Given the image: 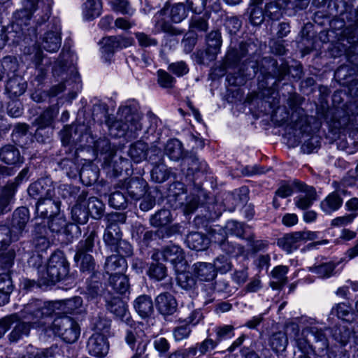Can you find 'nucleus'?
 Returning <instances> with one entry per match:
<instances>
[{
	"mask_svg": "<svg viewBox=\"0 0 358 358\" xmlns=\"http://www.w3.org/2000/svg\"><path fill=\"white\" fill-rule=\"evenodd\" d=\"M354 328L352 324H349V326H343L339 328V335H337V332L335 333L336 339L340 342L342 345H345L350 341L352 336L356 334L355 331H352L351 329Z\"/></svg>",
	"mask_w": 358,
	"mask_h": 358,
	"instance_id": "bf43d9fd",
	"label": "nucleus"
},
{
	"mask_svg": "<svg viewBox=\"0 0 358 358\" xmlns=\"http://www.w3.org/2000/svg\"><path fill=\"white\" fill-rule=\"evenodd\" d=\"M93 325L94 332H99L106 336L110 327V320L105 317H99L94 319Z\"/></svg>",
	"mask_w": 358,
	"mask_h": 358,
	"instance_id": "052dcab7",
	"label": "nucleus"
},
{
	"mask_svg": "<svg viewBox=\"0 0 358 358\" xmlns=\"http://www.w3.org/2000/svg\"><path fill=\"white\" fill-rule=\"evenodd\" d=\"M87 210L88 215H90L94 219H99L104 210V204L96 197H90L87 201Z\"/></svg>",
	"mask_w": 358,
	"mask_h": 358,
	"instance_id": "ea45409f",
	"label": "nucleus"
},
{
	"mask_svg": "<svg viewBox=\"0 0 358 358\" xmlns=\"http://www.w3.org/2000/svg\"><path fill=\"white\" fill-rule=\"evenodd\" d=\"M108 309L130 328L132 329L135 326V322L131 319L127 306L120 299H113L108 304Z\"/></svg>",
	"mask_w": 358,
	"mask_h": 358,
	"instance_id": "f3484780",
	"label": "nucleus"
},
{
	"mask_svg": "<svg viewBox=\"0 0 358 358\" xmlns=\"http://www.w3.org/2000/svg\"><path fill=\"white\" fill-rule=\"evenodd\" d=\"M217 344L215 341L207 338L202 342L196 343L195 346L189 348L188 353L192 356H196L198 353H199V356L203 355L208 352L215 349Z\"/></svg>",
	"mask_w": 358,
	"mask_h": 358,
	"instance_id": "c9c22d12",
	"label": "nucleus"
},
{
	"mask_svg": "<svg viewBox=\"0 0 358 358\" xmlns=\"http://www.w3.org/2000/svg\"><path fill=\"white\" fill-rule=\"evenodd\" d=\"M293 193V188L289 184H283L279 187L275 192V196L273 199V206L275 208L279 206V203H278V197L280 198H287L291 196Z\"/></svg>",
	"mask_w": 358,
	"mask_h": 358,
	"instance_id": "e2e57ef3",
	"label": "nucleus"
},
{
	"mask_svg": "<svg viewBox=\"0 0 358 358\" xmlns=\"http://www.w3.org/2000/svg\"><path fill=\"white\" fill-rule=\"evenodd\" d=\"M25 306L20 312V316L19 317L21 319H23L24 320H27V322H22L17 323L14 329L12 330V331L8 335V338L10 342L16 343L19 341L21 339H23L24 337H27L29 334L30 327L33 328H42L46 332L48 331V329L45 328L46 321L44 320V324L43 326H38L36 327V325H34L33 323L32 320H27L24 319L23 317V310H24Z\"/></svg>",
	"mask_w": 358,
	"mask_h": 358,
	"instance_id": "f8f14e48",
	"label": "nucleus"
},
{
	"mask_svg": "<svg viewBox=\"0 0 358 358\" xmlns=\"http://www.w3.org/2000/svg\"><path fill=\"white\" fill-rule=\"evenodd\" d=\"M101 52L103 54L110 56L116 50L126 47L122 45V41L116 36H109L103 38L101 41Z\"/></svg>",
	"mask_w": 358,
	"mask_h": 358,
	"instance_id": "473e14b6",
	"label": "nucleus"
},
{
	"mask_svg": "<svg viewBox=\"0 0 358 358\" xmlns=\"http://www.w3.org/2000/svg\"><path fill=\"white\" fill-rule=\"evenodd\" d=\"M16 192V185L14 182L7 184L0 193V213L10 210L8 208L11 199Z\"/></svg>",
	"mask_w": 358,
	"mask_h": 358,
	"instance_id": "7c9ffc66",
	"label": "nucleus"
},
{
	"mask_svg": "<svg viewBox=\"0 0 358 358\" xmlns=\"http://www.w3.org/2000/svg\"><path fill=\"white\" fill-rule=\"evenodd\" d=\"M149 152L158 155L160 153V150L152 147L149 148L146 143L138 141L131 145L128 153L134 162L140 163L147 159Z\"/></svg>",
	"mask_w": 358,
	"mask_h": 358,
	"instance_id": "dca6fc26",
	"label": "nucleus"
},
{
	"mask_svg": "<svg viewBox=\"0 0 358 358\" xmlns=\"http://www.w3.org/2000/svg\"><path fill=\"white\" fill-rule=\"evenodd\" d=\"M27 85L20 76H15L8 79L6 85L7 93L13 97L22 95L26 90Z\"/></svg>",
	"mask_w": 358,
	"mask_h": 358,
	"instance_id": "c85d7f7f",
	"label": "nucleus"
},
{
	"mask_svg": "<svg viewBox=\"0 0 358 358\" xmlns=\"http://www.w3.org/2000/svg\"><path fill=\"white\" fill-rule=\"evenodd\" d=\"M88 353L96 357H105L109 350V345L106 336L94 332L88 339L87 343Z\"/></svg>",
	"mask_w": 358,
	"mask_h": 358,
	"instance_id": "9b49d317",
	"label": "nucleus"
},
{
	"mask_svg": "<svg viewBox=\"0 0 358 358\" xmlns=\"http://www.w3.org/2000/svg\"><path fill=\"white\" fill-rule=\"evenodd\" d=\"M69 272L68 262L62 252L53 253L46 268L41 271L40 279L44 285H54L66 276Z\"/></svg>",
	"mask_w": 358,
	"mask_h": 358,
	"instance_id": "20e7f679",
	"label": "nucleus"
},
{
	"mask_svg": "<svg viewBox=\"0 0 358 358\" xmlns=\"http://www.w3.org/2000/svg\"><path fill=\"white\" fill-rule=\"evenodd\" d=\"M61 212V201L55 197V193L52 196L40 199L36 204L35 218L42 219L52 217Z\"/></svg>",
	"mask_w": 358,
	"mask_h": 358,
	"instance_id": "6e6552de",
	"label": "nucleus"
},
{
	"mask_svg": "<svg viewBox=\"0 0 358 358\" xmlns=\"http://www.w3.org/2000/svg\"><path fill=\"white\" fill-rule=\"evenodd\" d=\"M38 0H24L22 8L15 13L16 18L24 17L29 19L34 11L36 10Z\"/></svg>",
	"mask_w": 358,
	"mask_h": 358,
	"instance_id": "c03bdc74",
	"label": "nucleus"
},
{
	"mask_svg": "<svg viewBox=\"0 0 358 358\" xmlns=\"http://www.w3.org/2000/svg\"><path fill=\"white\" fill-rule=\"evenodd\" d=\"M48 219V227L52 232H60L66 226V218L61 212L59 215L52 216V217H49Z\"/></svg>",
	"mask_w": 358,
	"mask_h": 358,
	"instance_id": "3c124183",
	"label": "nucleus"
},
{
	"mask_svg": "<svg viewBox=\"0 0 358 358\" xmlns=\"http://www.w3.org/2000/svg\"><path fill=\"white\" fill-rule=\"evenodd\" d=\"M112 9L122 15L131 16L135 13V9L131 7L127 0H113L110 2Z\"/></svg>",
	"mask_w": 358,
	"mask_h": 358,
	"instance_id": "de8ad7c7",
	"label": "nucleus"
},
{
	"mask_svg": "<svg viewBox=\"0 0 358 358\" xmlns=\"http://www.w3.org/2000/svg\"><path fill=\"white\" fill-rule=\"evenodd\" d=\"M216 272L222 274L229 271L232 268L231 262L227 256L222 255L217 257L212 264Z\"/></svg>",
	"mask_w": 358,
	"mask_h": 358,
	"instance_id": "603ef678",
	"label": "nucleus"
},
{
	"mask_svg": "<svg viewBox=\"0 0 358 358\" xmlns=\"http://www.w3.org/2000/svg\"><path fill=\"white\" fill-rule=\"evenodd\" d=\"M41 45L44 50L54 52L61 46L60 27H56L54 30L45 33L42 38Z\"/></svg>",
	"mask_w": 358,
	"mask_h": 358,
	"instance_id": "4be33fe9",
	"label": "nucleus"
},
{
	"mask_svg": "<svg viewBox=\"0 0 358 358\" xmlns=\"http://www.w3.org/2000/svg\"><path fill=\"white\" fill-rule=\"evenodd\" d=\"M294 185L302 192L294 199L296 206L302 210L309 208L316 200L315 189L311 186L298 182H295Z\"/></svg>",
	"mask_w": 358,
	"mask_h": 358,
	"instance_id": "4468645a",
	"label": "nucleus"
},
{
	"mask_svg": "<svg viewBox=\"0 0 358 358\" xmlns=\"http://www.w3.org/2000/svg\"><path fill=\"white\" fill-rule=\"evenodd\" d=\"M185 243L192 250H204L208 247L209 239L201 233L192 232L187 236Z\"/></svg>",
	"mask_w": 358,
	"mask_h": 358,
	"instance_id": "bb28decb",
	"label": "nucleus"
},
{
	"mask_svg": "<svg viewBox=\"0 0 358 358\" xmlns=\"http://www.w3.org/2000/svg\"><path fill=\"white\" fill-rule=\"evenodd\" d=\"M315 232L310 231H295L284 235L278 241V245L287 253H291L308 241L317 238Z\"/></svg>",
	"mask_w": 358,
	"mask_h": 358,
	"instance_id": "423d86ee",
	"label": "nucleus"
},
{
	"mask_svg": "<svg viewBox=\"0 0 358 358\" xmlns=\"http://www.w3.org/2000/svg\"><path fill=\"white\" fill-rule=\"evenodd\" d=\"M288 267L286 266H275L271 271L273 280L271 286L274 289H280L287 282V273Z\"/></svg>",
	"mask_w": 358,
	"mask_h": 358,
	"instance_id": "2f4dec72",
	"label": "nucleus"
},
{
	"mask_svg": "<svg viewBox=\"0 0 358 358\" xmlns=\"http://www.w3.org/2000/svg\"><path fill=\"white\" fill-rule=\"evenodd\" d=\"M150 278L162 280L166 275V268L162 264H152L148 270Z\"/></svg>",
	"mask_w": 358,
	"mask_h": 358,
	"instance_id": "13d9d810",
	"label": "nucleus"
},
{
	"mask_svg": "<svg viewBox=\"0 0 358 358\" xmlns=\"http://www.w3.org/2000/svg\"><path fill=\"white\" fill-rule=\"evenodd\" d=\"M176 272L178 284L182 289H189L194 285V278L190 276L189 273L186 272V270L176 271Z\"/></svg>",
	"mask_w": 358,
	"mask_h": 358,
	"instance_id": "864d4df0",
	"label": "nucleus"
},
{
	"mask_svg": "<svg viewBox=\"0 0 358 358\" xmlns=\"http://www.w3.org/2000/svg\"><path fill=\"white\" fill-rule=\"evenodd\" d=\"M281 0H275V2H269L266 4L265 15L272 20H278L282 15L281 10L285 8Z\"/></svg>",
	"mask_w": 358,
	"mask_h": 358,
	"instance_id": "09e8293b",
	"label": "nucleus"
},
{
	"mask_svg": "<svg viewBox=\"0 0 358 358\" xmlns=\"http://www.w3.org/2000/svg\"><path fill=\"white\" fill-rule=\"evenodd\" d=\"M83 305L80 296L65 300L62 302H47L41 300H33L25 306L23 310L24 319L32 320L36 327L43 326L44 320L51 315L56 308H61L66 313L75 314L79 312Z\"/></svg>",
	"mask_w": 358,
	"mask_h": 358,
	"instance_id": "f257e3e1",
	"label": "nucleus"
},
{
	"mask_svg": "<svg viewBox=\"0 0 358 358\" xmlns=\"http://www.w3.org/2000/svg\"><path fill=\"white\" fill-rule=\"evenodd\" d=\"M0 159L10 165H21L24 162L19 150L12 145H6L1 149Z\"/></svg>",
	"mask_w": 358,
	"mask_h": 358,
	"instance_id": "5701e85b",
	"label": "nucleus"
},
{
	"mask_svg": "<svg viewBox=\"0 0 358 358\" xmlns=\"http://www.w3.org/2000/svg\"><path fill=\"white\" fill-rule=\"evenodd\" d=\"M72 220L77 224H84L88 220V211L87 210V201L85 196L80 195L76 203L71 208Z\"/></svg>",
	"mask_w": 358,
	"mask_h": 358,
	"instance_id": "412c9836",
	"label": "nucleus"
},
{
	"mask_svg": "<svg viewBox=\"0 0 358 358\" xmlns=\"http://www.w3.org/2000/svg\"><path fill=\"white\" fill-rule=\"evenodd\" d=\"M109 282L114 290L120 294H124L129 289V280L124 273L110 275Z\"/></svg>",
	"mask_w": 358,
	"mask_h": 358,
	"instance_id": "f704fd0d",
	"label": "nucleus"
},
{
	"mask_svg": "<svg viewBox=\"0 0 358 358\" xmlns=\"http://www.w3.org/2000/svg\"><path fill=\"white\" fill-rule=\"evenodd\" d=\"M160 255L164 261L171 262L176 271L187 270V263L184 251L180 246L168 245L160 252Z\"/></svg>",
	"mask_w": 358,
	"mask_h": 358,
	"instance_id": "1a4fd4ad",
	"label": "nucleus"
},
{
	"mask_svg": "<svg viewBox=\"0 0 358 358\" xmlns=\"http://www.w3.org/2000/svg\"><path fill=\"white\" fill-rule=\"evenodd\" d=\"M335 267L336 266L333 262H327L310 267V271L319 278H328L333 275Z\"/></svg>",
	"mask_w": 358,
	"mask_h": 358,
	"instance_id": "a19ab883",
	"label": "nucleus"
},
{
	"mask_svg": "<svg viewBox=\"0 0 358 358\" xmlns=\"http://www.w3.org/2000/svg\"><path fill=\"white\" fill-rule=\"evenodd\" d=\"M207 51L208 53L213 55H217L219 52L222 45L221 34L218 31H211L207 36Z\"/></svg>",
	"mask_w": 358,
	"mask_h": 358,
	"instance_id": "79ce46f5",
	"label": "nucleus"
},
{
	"mask_svg": "<svg viewBox=\"0 0 358 358\" xmlns=\"http://www.w3.org/2000/svg\"><path fill=\"white\" fill-rule=\"evenodd\" d=\"M134 307L136 313L143 318L148 317L153 312L152 301L147 295L137 297L134 301Z\"/></svg>",
	"mask_w": 358,
	"mask_h": 358,
	"instance_id": "cd10ccee",
	"label": "nucleus"
},
{
	"mask_svg": "<svg viewBox=\"0 0 358 358\" xmlns=\"http://www.w3.org/2000/svg\"><path fill=\"white\" fill-rule=\"evenodd\" d=\"M5 71L9 78L17 76L16 72L18 70V63L15 58L10 56L5 57L1 61H0V70Z\"/></svg>",
	"mask_w": 358,
	"mask_h": 358,
	"instance_id": "37998d69",
	"label": "nucleus"
},
{
	"mask_svg": "<svg viewBox=\"0 0 358 358\" xmlns=\"http://www.w3.org/2000/svg\"><path fill=\"white\" fill-rule=\"evenodd\" d=\"M171 214L169 210H161L152 215L150 218V223L154 227H162L170 223Z\"/></svg>",
	"mask_w": 358,
	"mask_h": 358,
	"instance_id": "49530a36",
	"label": "nucleus"
},
{
	"mask_svg": "<svg viewBox=\"0 0 358 358\" xmlns=\"http://www.w3.org/2000/svg\"><path fill=\"white\" fill-rule=\"evenodd\" d=\"M19 239L18 235L9 227L0 224V250L6 248L13 241Z\"/></svg>",
	"mask_w": 358,
	"mask_h": 358,
	"instance_id": "4c0bfd02",
	"label": "nucleus"
},
{
	"mask_svg": "<svg viewBox=\"0 0 358 358\" xmlns=\"http://www.w3.org/2000/svg\"><path fill=\"white\" fill-rule=\"evenodd\" d=\"M19 320L17 314H12L0 320V338L10 329V326Z\"/></svg>",
	"mask_w": 358,
	"mask_h": 358,
	"instance_id": "69168bd1",
	"label": "nucleus"
},
{
	"mask_svg": "<svg viewBox=\"0 0 358 358\" xmlns=\"http://www.w3.org/2000/svg\"><path fill=\"white\" fill-rule=\"evenodd\" d=\"M234 327L231 325L224 324L215 327L214 331L216 334L215 341L220 343L223 340L231 338L234 336Z\"/></svg>",
	"mask_w": 358,
	"mask_h": 358,
	"instance_id": "8fccbe9b",
	"label": "nucleus"
},
{
	"mask_svg": "<svg viewBox=\"0 0 358 358\" xmlns=\"http://www.w3.org/2000/svg\"><path fill=\"white\" fill-rule=\"evenodd\" d=\"M57 114L58 109L55 107H51L45 110L35 121L37 126L36 134H40V131L43 128L50 126Z\"/></svg>",
	"mask_w": 358,
	"mask_h": 358,
	"instance_id": "c756f323",
	"label": "nucleus"
},
{
	"mask_svg": "<svg viewBox=\"0 0 358 358\" xmlns=\"http://www.w3.org/2000/svg\"><path fill=\"white\" fill-rule=\"evenodd\" d=\"M194 275L201 281H211L217 276V272L210 263L196 262L192 266Z\"/></svg>",
	"mask_w": 358,
	"mask_h": 358,
	"instance_id": "aec40b11",
	"label": "nucleus"
},
{
	"mask_svg": "<svg viewBox=\"0 0 358 358\" xmlns=\"http://www.w3.org/2000/svg\"><path fill=\"white\" fill-rule=\"evenodd\" d=\"M343 200L338 192L329 194L320 203V208L326 215H331L338 210L343 204Z\"/></svg>",
	"mask_w": 358,
	"mask_h": 358,
	"instance_id": "a878e982",
	"label": "nucleus"
},
{
	"mask_svg": "<svg viewBox=\"0 0 358 358\" xmlns=\"http://www.w3.org/2000/svg\"><path fill=\"white\" fill-rule=\"evenodd\" d=\"M170 171L164 166H155L151 171L152 180L156 182H163L169 177Z\"/></svg>",
	"mask_w": 358,
	"mask_h": 358,
	"instance_id": "6e6d98bb",
	"label": "nucleus"
},
{
	"mask_svg": "<svg viewBox=\"0 0 358 358\" xmlns=\"http://www.w3.org/2000/svg\"><path fill=\"white\" fill-rule=\"evenodd\" d=\"M165 153L171 160L178 161L181 159L183 155L181 142L177 139L169 140L165 147Z\"/></svg>",
	"mask_w": 358,
	"mask_h": 358,
	"instance_id": "72a5a7b5",
	"label": "nucleus"
},
{
	"mask_svg": "<svg viewBox=\"0 0 358 358\" xmlns=\"http://www.w3.org/2000/svg\"><path fill=\"white\" fill-rule=\"evenodd\" d=\"M55 192V188L46 179L38 180L31 184L28 188V194L33 199H43L48 196H52Z\"/></svg>",
	"mask_w": 358,
	"mask_h": 358,
	"instance_id": "2eb2a0df",
	"label": "nucleus"
},
{
	"mask_svg": "<svg viewBox=\"0 0 358 358\" xmlns=\"http://www.w3.org/2000/svg\"><path fill=\"white\" fill-rule=\"evenodd\" d=\"M96 237V234L94 231H90L85 240L80 241L77 246L78 257L82 254L88 253L92 251L94 247V239Z\"/></svg>",
	"mask_w": 358,
	"mask_h": 358,
	"instance_id": "a18cd8bd",
	"label": "nucleus"
},
{
	"mask_svg": "<svg viewBox=\"0 0 358 358\" xmlns=\"http://www.w3.org/2000/svg\"><path fill=\"white\" fill-rule=\"evenodd\" d=\"M192 329L185 323H182L176 327L173 330V336L176 342L182 341L189 337Z\"/></svg>",
	"mask_w": 358,
	"mask_h": 358,
	"instance_id": "5fc2aeb1",
	"label": "nucleus"
},
{
	"mask_svg": "<svg viewBox=\"0 0 358 358\" xmlns=\"http://www.w3.org/2000/svg\"><path fill=\"white\" fill-rule=\"evenodd\" d=\"M189 27L193 31H205L208 29V23L203 17L195 16L192 17Z\"/></svg>",
	"mask_w": 358,
	"mask_h": 358,
	"instance_id": "774afa93",
	"label": "nucleus"
},
{
	"mask_svg": "<svg viewBox=\"0 0 358 358\" xmlns=\"http://www.w3.org/2000/svg\"><path fill=\"white\" fill-rule=\"evenodd\" d=\"M15 253L13 250H10L0 255V266L4 271H9L14 264Z\"/></svg>",
	"mask_w": 358,
	"mask_h": 358,
	"instance_id": "680f3d73",
	"label": "nucleus"
},
{
	"mask_svg": "<svg viewBox=\"0 0 358 358\" xmlns=\"http://www.w3.org/2000/svg\"><path fill=\"white\" fill-rule=\"evenodd\" d=\"M50 329L55 336L68 343H75L80 334V328L78 322L68 316L55 318Z\"/></svg>",
	"mask_w": 358,
	"mask_h": 358,
	"instance_id": "39448f33",
	"label": "nucleus"
},
{
	"mask_svg": "<svg viewBox=\"0 0 358 358\" xmlns=\"http://www.w3.org/2000/svg\"><path fill=\"white\" fill-rule=\"evenodd\" d=\"M29 220V211L26 207H21L16 209L13 215L12 228L15 234L18 235L19 238L24 231L27 223Z\"/></svg>",
	"mask_w": 358,
	"mask_h": 358,
	"instance_id": "6ab92c4d",
	"label": "nucleus"
},
{
	"mask_svg": "<svg viewBox=\"0 0 358 358\" xmlns=\"http://www.w3.org/2000/svg\"><path fill=\"white\" fill-rule=\"evenodd\" d=\"M127 268L125 259L119 255L108 257L105 263L106 272L109 275L124 273Z\"/></svg>",
	"mask_w": 358,
	"mask_h": 358,
	"instance_id": "393cba45",
	"label": "nucleus"
},
{
	"mask_svg": "<svg viewBox=\"0 0 358 358\" xmlns=\"http://www.w3.org/2000/svg\"><path fill=\"white\" fill-rule=\"evenodd\" d=\"M158 83L164 88H171L175 83V78L164 70L157 71Z\"/></svg>",
	"mask_w": 358,
	"mask_h": 358,
	"instance_id": "0e129e2a",
	"label": "nucleus"
},
{
	"mask_svg": "<svg viewBox=\"0 0 358 358\" xmlns=\"http://www.w3.org/2000/svg\"><path fill=\"white\" fill-rule=\"evenodd\" d=\"M120 121L110 128V134L116 137H135L142 129V115L138 113V103L134 100L126 101L119 108Z\"/></svg>",
	"mask_w": 358,
	"mask_h": 358,
	"instance_id": "f03ea898",
	"label": "nucleus"
},
{
	"mask_svg": "<svg viewBox=\"0 0 358 358\" xmlns=\"http://www.w3.org/2000/svg\"><path fill=\"white\" fill-rule=\"evenodd\" d=\"M101 0H86L82 5V16L84 20L92 21L102 13Z\"/></svg>",
	"mask_w": 358,
	"mask_h": 358,
	"instance_id": "b1692460",
	"label": "nucleus"
},
{
	"mask_svg": "<svg viewBox=\"0 0 358 358\" xmlns=\"http://www.w3.org/2000/svg\"><path fill=\"white\" fill-rule=\"evenodd\" d=\"M125 341L136 354H144L149 343V339L144 331L136 327L127 330Z\"/></svg>",
	"mask_w": 358,
	"mask_h": 358,
	"instance_id": "9d476101",
	"label": "nucleus"
},
{
	"mask_svg": "<svg viewBox=\"0 0 358 358\" xmlns=\"http://www.w3.org/2000/svg\"><path fill=\"white\" fill-rule=\"evenodd\" d=\"M109 204L116 209L124 208L127 206V199L122 192L116 191L110 196Z\"/></svg>",
	"mask_w": 358,
	"mask_h": 358,
	"instance_id": "4d7b16f0",
	"label": "nucleus"
},
{
	"mask_svg": "<svg viewBox=\"0 0 358 358\" xmlns=\"http://www.w3.org/2000/svg\"><path fill=\"white\" fill-rule=\"evenodd\" d=\"M288 343V340L285 333L279 331L273 334L269 340V344L276 352L285 350Z\"/></svg>",
	"mask_w": 358,
	"mask_h": 358,
	"instance_id": "58836bf2",
	"label": "nucleus"
},
{
	"mask_svg": "<svg viewBox=\"0 0 358 358\" xmlns=\"http://www.w3.org/2000/svg\"><path fill=\"white\" fill-rule=\"evenodd\" d=\"M13 287L9 275L7 273L0 274V305L8 301L9 294Z\"/></svg>",
	"mask_w": 358,
	"mask_h": 358,
	"instance_id": "e433bc0d",
	"label": "nucleus"
},
{
	"mask_svg": "<svg viewBox=\"0 0 358 358\" xmlns=\"http://www.w3.org/2000/svg\"><path fill=\"white\" fill-rule=\"evenodd\" d=\"M156 307L159 312L164 315L173 314L177 308V302L174 296L168 292L159 294L155 299Z\"/></svg>",
	"mask_w": 358,
	"mask_h": 358,
	"instance_id": "a211bd4d",
	"label": "nucleus"
},
{
	"mask_svg": "<svg viewBox=\"0 0 358 358\" xmlns=\"http://www.w3.org/2000/svg\"><path fill=\"white\" fill-rule=\"evenodd\" d=\"M126 217L124 214L116 213L108 216V224L103 234V241L108 245H116L120 241L122 234L118 224L124 223Z\"/></svg>",
	"mask_w": 358,
	"mask_h": 358,
	"instance_id": "0eeeda50",
	"label": "nucleus"
},
{
	"mask_svg": "<svg viewBox=\"0 0 358 358\" xmlns=\"http://www.w3.org/2000/svg\"><path fill=\"white\" fill-rule=\"evenodd\" d=\"M118 185L122 189H125L131 198L138 199L146 192L148 185L143 178H132L120 181Z\"/></svg>",
	"mask_w": 358,
	"mask_h": 358,
	"instance_id": "ddd939ff",
	"label": "nucleus"
},
{
	"mask_svg": "<svg viewBox=\"0 0 358 358\" xmlns=\"http://www.w3.org/2000/svg\"><path fill=\"white\" fill-rule=\"evenodd\" d=\"M187 14L188 8L184 3H176L171 5L166 4L162 10L154 16L153 20L155 31H163L171 34H178L171 24L165 20L164 16L168 15L172 22L179 23L187 17Z\"/></svg>",
	"mask_w": 358,
	"mask_h": 358,
	"instance_id": "7ed1b4c3",
	"label": "nucleus"
},
{
	"mask_svg": "<svg viewBox=\"0 0 358 358\" xmlns=\"http://www.w3.org/2000/svg\"><path fill=\"white\" fill-rule=\"evenodd\" d=\"M169 70L178 77L187 74L189 71L187 65L182 61L171 64Z\"/></svg>",
	"mask_w": 358,
	"mask_h": 358,
	"instance_id": "338daca9",
	"label": "nucleus"
}]
</instances>
